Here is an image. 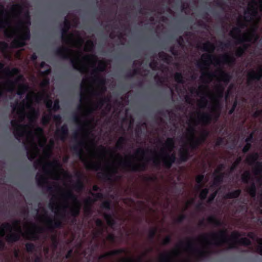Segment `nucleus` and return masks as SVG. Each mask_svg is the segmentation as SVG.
I'll return each mask as SVG.
<instances>
[{
	"label": "nucleus",
	"mask_w": 262,
	"mask_h": 262,
	"mask_svg": "<svg viewBox=\"0 0 262 262\" xmlns=\"http://www.w3.org/2000/svg\"><path fill=\"white\" fill-rule=\"evenodd\" d=\"M48 98L49 96L45 91L37 94L29 92L26 100L19 104L17 102L12 105L14 119L11 121V124L14 129V135L18 140H23L29 159H33L39 155V147L42 149V154L35 162L36 168L41 166L42 169L43 174H37L36 176L39 185L43 186L52 180H60L63 183V188L57 187L55 182L52 186L48 187V190L51 196L50 207H80L79 202L71 194V189L72 188L76 191L81 190L82 183L78 180L75 184H71L72 178L61 168L57 161L54 160L52 163L47 161L53 142L51 141L50 145L43 147L46 140L42 129L35 127L31 124L26 126L20 124L26 115L30 122L36 117L37 113L32 107L33 102H39L43 100L47 107L50 109L52 102Z\"/></svg>",
	"instance_id": "nucleus-1"
},
{
	"label": "nucleus",
	"mask_w": 262,
	"mask_h": 262,
	"mask_svg": "<svg viewBox=\"0 0 262 262\" xmlns=\"http://www.w3.org/2000/svg\"><path fill=\"white\" fill-rule=\"evenodd\" d=\"M91 127L90 122L83 123V129L89 130L83 133L82 142L75 147L87 168L101 169L105 177L112 181L117 179L116 174L119 166L129 167L134 170L144 168L148 159L143 150L139 149L135 156H125L123 158L116 154L112 149H106L102 146L96 147V137L89 130Z\"/></svg>",
	"instance_id": "nucleus-2"
},
{
	"label": "nucleus",
	"mask_w": 262,
	"mask_h": 262,
	"mask_svg": "<svg viewBox=\"0 0 262 262\" xmlns=\"http://www.w3.org/2000/svg\"><path fill=\"white\" fill-rule=\"evenodd\" d=\"M69 28V23L64 21V28L62 29V37L64 41L68 45L77 48L76 50L71 49L61 48L58 51V54L64 58L69 57L73 68L83 73L91 69L92 75L95 76L97 71H102L106 66V63L103 61H97L94 55H83L80 51L79 47L81 46L82 40L78 33L69 35L64 37V34Z\"/></svg>",
	"instance_id": "nucleus-3"
},
{
	"label": "nucleus",
	"mask_w": 262,
	"mask_h": 262,
	"mask_svg": "<svg viewBox=\"0 0 262 262\" xmlns=\"http://www.w3.org/2000/svg\"><path fill=\"white\" fill-rule=\"evenodd\" d=\"M4 7L0 5V30L5 29L8 37H14L12 47L18 48L25 45L29 39L28 26L30 25L27 9L18 5H13L8 16L3 17Z\"/></svg>",
	"instance_id": "nucleus-4"
},
{
	"label": "nucleus",
	"mask_w": 262,
	"mask_h": 262,
	"mask_svg": "<svg viewBox=\"0 0 262 262\" xmlns=\"http://www.w3.org/2000/svg\"><path fill=\"white\" fill-rule=\"evenodd\" d=\"M201 78L204 82H208L214 80L217 83L212 92L210 91L206 86L202 85L200 86L196 91L194 90H191V95L195 93L200 98L198 102L200 107L207 105L208 108L218 116V111L220 108L219 101L223 96L224 89L223 86L221 84V82L222 81L227 82L230 79V76L221 70H218L213 75L203 72Z\"/></svg>",
	"instance_id": "nucleus-5"
},
{
	"label": "nucleus",
	"mask_w": 262,
	"mask_h": 262,
	"mask_svg": "<svg viewBox=\"0 0 262 262\" xmlns=\"http://www.w3.org/2000/svg\"><path fill=\"white\" fill-rule=\"evenodd\" d=\"M105 90L104 81L99 77L95 79H87L86 77L83 79L81 84L80 106V110L83 115L85 116L95 111L101 104V107L105 106L108 110L110 106L109 100H105L98 105L93 103V95L101 93Z\"/></svg>",
	"instance_id": "nucleus-6"
},
{
	"label": "nucleus",
	"mask_w": 262,
	"mask_h": 262,
	"mask_svg": "<svg viewBox=\"0 0 262 262\" xmlns=\"http://www.w3.org/2000/svg\"><path fill=\"white\" fill-rule=\"evenodd\" d=\"M258 9L262 11V0H252L248 4L247 11L245 13L244 18L249 28L247 31L241 34L239 28H235L230 32V35L239 42L247 41L250 43L255 42L259 36L255 31L257 24L260 19V15L258 13Z\"/></svg>",
	"instance_id": "nucleus-7"
},
{
	"label": "nucleus",
	"mask_w": 262,
	"mask_h": 262,
	"mask_svg": "<svg viewBox=\"0 0 262 262\" xmlns=\"http://www.w3.org/2000/svg\"><path fill=\"white\" fill-rule=\"evenodd\" d=\"M41 230L42 228H36L35 225L30 223H25L23 225V230H21L18 221L13 222L12 225L2 224L0 226V247L3 245L1 238L5 235L6 239L9 242L17 241L21 235L25 238L34 239L38 237V234Z\"/></svg>",
	"instance_id": "nucleus-8"
},
{
	"label": "nucleus",
	"mask_w": 262,
	"mask_h": 262,
	"mask_svg": "<svg viewBox=\"0 0 262 262\" xmlns=\"http://www.w3.org/2000/svg\"><path fill=\"white\" fill-rule=\"evenodd\" d=\"M3 64L0 63V95L5 91H11L16 86H18L17 95L20 96L28 91V87L21 83L22 77L19 76L14 78L18 70L14 68L10 70L7 68L3 69Z\"/></svg>",
	"instance_id": "nucleus-9"
},
{
	"label": "nucleus",
	"mask_w": 262,
	"mask_h": 262,
	"mask_svg": "<svg viewBox=\"0 0 262 262\" xmlns=\"http://www.w3.org/2000/svg\"><path fill=\"white\" fill-rule=\"evenodd\" d=\"M211 119L210 116L207 114L201 113L200 112L193 115L189 121V127L187 129L186 138L189 144L192 147L203 142L206 137V135H201L198 139H195L194 137V129L193 126L197 123L206 124L209 122Z\"/></svg>",
	"instance_id": "nucleus-10"
},
{
	"label": "nucleus",
	"mask_w": 262,
	"mask_h": 262,
	"mask_svg": "<svg viewBox=\"0 0 262 262\" xmlns=\"http://www.w3.org/2000/svg\"><path fill=\"white\" fill-rule=\"evenodd\" d=\"M174 147V142L172 139L168 138L163 145L160 152L156 155L153 159L155 164H159L162 161L167 167H169L175 160V156L172 152Z\"/></svg>",
	"instance_id": "nucleus-11"
},
{
	"label": "nucleus",
	"mask_w": 262,
	"mask_h": 262,
	"mask_svg": "<svg viewBox=\"0 0 262 262\" xmlns=\"http://www.w3.org/2000/svg\"><path fill=\"white\" fill-rule=\"evenodd\" d=\"M235 61V58L228 54H225L220 58H211L209 55L207 54H203L200 61L198 63V66L201 70L206 69L210 63H212L215 67H221L224 64H231Z\"/></svg>",
	"instance_id": "nucleus-12"
},
{
	"label": "nucleus",
	"mask_w": 262,
	"mask_h": 262,
	"mask_svg": "<svg viewBox=\"0 0 262 262\" xmlns=\"http://www.w3.org/2000/svg\"><path fill=\"white\" fill-rule=\"evenodd\" d=\"M227 240V231L223 229L217 233L200 235L198 238V243L202 246L208 244L219 245Z\"/></svg>",
	"instance_id": "nucleus-13"
},
{
	"label": "nucleus",
	"mask_w": 262,
	"mask_h": 262,
	"mask_svg": "<svg viewBox=\"0 0 262 262\" xmlns=\"http://www.w3.org/2000/svg\"><path fill=\"white\" fill-rule=\"evenodd\" d=\"M191 247L192 244L190 242L180 243L171 252L161 253L160 255L159 260L161 262H168L182 251L189 252Z\"/></svg>",
	"instance_id": "nucleus-14"
},
{
	"label": "nucleus",
	"mask_w": 262,
	"mask_h": 262,
	"mask_svg": "<svg viewBox=\"0 0 262 262\" xmlns=\"http://www.w3.org/2000/svg\"><path fill=\"white\" fill-rule=\"evenodd\" d=\"M221 179V177L220 176H216L214 178V182L213 185L210 186L209 188H205L201 190L200 194V198L201 200L204 199L206 198L209 191L211 192V193L209 196L208 202H210L214 199L217 193V189L214 188V185Z\"/></svg>",
	"instance_id": "nucleus-15"
},
{
	"label": "nucleus",
	"mask_w": 262,
	"mask_h": 262,
	"mask_svg": "<svg viewBox=\"0 0 262 262\" xmlns=\"http://www.w3.org/2000/svg\"><path fill=\"white\" fill-rule=\"evenodd\" d=\"M241 235L237 232H233L231 235V240L236 243H239L244 245H248L250 244V241L247 238H239Z\"/></svg>",
	"instance_id": "nucleus-16"
},
{
	"label": "nucleus",
	"mask_w": 262,
	"mask_h": 262,
	"mask_svg": "<svg viewBox=\"0 0 262 262\" xmlns=\"http://www.w3.org/2000/svg\"><path fill=\"white\" fill-rule=\"evenodd\" d=\"M262 77V67H259L256 70H252L248 73V81L251 80H258Z\"/></svg>",
	"instance_id": "nucleus-17"
},
{
	"label": "nucleus",
	"mask_w": 262,
	"mask_h": 262,
	"mask_svg": "<svg viewBox=\"0 0 262 262\" xmlns=\"http://www.w3.org/2000/svg\"><path fill=\"white\" fill-rule=\"evenodd\" d=\"M68 135V128L66 126L63 125L60 129L57 130L56 135L57 137L60 138L63 140Z\"/></svg>",
	"instance_id": "nucleus-18"
},
{
	"label": "nucleus",
	"mask_w": 262,
	"mask_h": 262,
	"mask_svg": "<svg viewBox=\"0 0 262 262\" xmlns=\"http://www.w3.org/2000/svg\"><path fill=\"white\" fill-rule=\"evenodd\" d=\"M101 194L98 193V194H92V196L89 198L88 200L86 201V205L84 208L85 211H87L88 209V204L89 203V202H94L95 201H96L99 198H100L101 197Z\"/></svg>",
	"instance_id": "nucleus-19"
},
{
	"label": "nucleus",
	"mask_w": 262,
	"mask_h": 262,
	"mask_svg": "<svg viewBox=\"0 0 262 262\" xmlns=\"http://www.w3.org/2000/svg\"><path fill=\"white\" fill-rule=\"evenodd\" d=\"M196 185L195 186V189L197 190L200 189L204 184V177L203 176H198L196 178Z\"/></svg>",
	"instance_id": "nucleus-20"
},
{
	"label": "nucleus",
	"mask_w": 262,
	"mask_h": 262,
	"mask_svg": "<svg viewBox=\"0 0 262 262\" xmlns=\"http://www.w3.org/2000/svg\"><path fill=\"white\" fill-rule=\"evenodd\" d=\"M208 222L214 226H217L221 225V222L220 220L213 216H209L207 218Z\"/></svg>",
	"instance_id": "nucleus-21"
},
{
	"label": "nucleus",
	"mask_w": 262,
	"mask_h": 262,
	"mask_svg": "<svg viewBox=\"0 0 262 262\" xmlns=\"http://www.w3.org/2000/svg\"><path fill=\"white\" fill-rule=\"evenodd\" d=\"M38 218L39 222L45 224H48L50 222V220L46 216V213L44 212L42 214L38 213Z\"/></svg>",
	"instance_id": "nucleus-22"
},
{
	"label": "nucleus",
	"mask_w": 262,
	"mask_h": 262,
	"mask_svg": "<svg viewBox=\"0 0 262 262\" xmlns=\"http://www.w3.org/2000/svg\"><path fill=\"white\" fill-rule=\"evenodd\" d=\"M258 158V155L256 154L249 155L247 158V162L249 164L252 165L255 163V162L256 161Z\"/></svg>",
	"instance_id": "nucleus-23"
},
{
	"label": "nucleus",
	"mask_w": 262,
	"mask_h": 262,
	"mask_svg": "<svg viewBox=\"0 0 262 262\" xmlns=\"http://www.w3.org/2000/svg\"><path fill=\"white\" fill-rule=\"evenodd\" d=\"M250 46L249 44H244L242 47H239L236 51V56L237 57L241 56L244 51Z\"/></svg>",
	"instance_id": "nucleus-24"
},
{
	"label": "nucleus",
	"mask_w": 262,
	"mask_h": 262,
	"mask_svg": "<svg viewBox=\"0 0 262 262\" xmlns=\"http://www.w3.org/2000/svg\"><path fill=\"white\" fill-rule=\"evenodd\" d=\"M262 171V163H255L253 169L254 173L255 175L258 174Z\"/></svg>",
	"instance_id": "nucleus-25"
},
{
	"label": "nucleus",
	"mask_w": 262,
	"mask_h": 262,
	"mask_svg": "<svg viewBox=\"0 0 262 262\" xmlns=\"http://www.w3.org/2000/svg\"><path fill=\"white\" fill-rule=\"evenodd\" d=\"M239 193H240V190H235L234 191H233L232 192H230V193L227 194L225 195V198H227V199L235 198H237L239 195Z\"/></svg>",
	"instance_id": "nucleus-26"
},
{
	"label": "nucleus",
	"mask_w": 262,
	"mask_h": 262,
	"mask_svg": "<svg viewBox=\"0 0 262 262\" xmlns=\"http://www.w3.org/2000/svg\"><path fill=\"white\" fill-rule=\"evenodd\" d=\"M203 49L204 51L212 52L214 49V46L209 42H207L204 44Z\"/></svg>",
	"instance_id": "nucleus-27"
},
{
	"label": "nucleus",
	"mask_w": 262,
	"mask_h": 262,
	"mask_svg": "<svg viewBox=\"0 0 262 262\" xmlns=\"http://www.w3.org/2000/svg\"><path fill=\"white\" fill-rule=\"evenodd\" d=\"M188 158V153L187 150L183 148L180 150V159L182 161H185Z\"/></svg>",
	"instance_id": "nucleus-28"
},
{
	"label": "nucleus",
	"mask_w": 262,
	"mask_h": 262,
	"mask_svg": "<svg viewBox=\"0 0 262 262\" xmlns=\"http://www.w3.org/2000/svg\"><path fill=\"white\" fill-rule=\"evenodd\" d=\"M252 138V134L250 135V137L246 139V145L244 147L243 150L244 152L247 151L249 149L250 147V144L249 143V142L251 141V139Z\"/></svg>",
	"instance_id": "nucleus-29"
},
{
	"label": "nucleus",
	"mask_w": 262,
	"mask_h": 262,
	"mask_svg": "<svg viewBox=\"0 0 262 262\" xmlns=\"http://www.w3.org/2000/svg\"><path fill=\"white\" fill-rule=\"evenodd\" d=\"M93 43L91 41H88L86 42L84 46V50L86 51H91L93 48Z\"/></svg>",
	"instance_id": "nucleus-30"
},
{
	"label": "nucleus",
	"mask_w": 262,
	"mask_h": 262,
	"mask_svg": "<svg viewBox=\"0 0 262 262\" xmlns=\"http://www.w3.org/2000/svg\"><path fill=\"white\" fill-rule=\"evenodd\" d=\"M247 191L252 197L254 196L255 195V189L254 185L252 184L250 188L247 189Z\"/></svg>",
	"instance_id": "nucleus-31"
},
{
	"label": "nucleus",
	"mask_w": 262,
	"mask_h": 262,
	"mask_svg": "<svg viewBox=\"0 0 262 262\" xmlns=\"http://www.w3.org/2000/svg\"><path fill=\"white\" fill-rule=\"evenodd\" d=\"M104 218L106 220L107 224L109 225H112L113 224V220L112 218V217L108 214H104Z\"/></svg>",
	"instance_id": "nucleus-32"
},
{
	"label": "nucleus",
	"mask_w": 262,
	"mask_h": 262,
	"mask_svg": "<svg viewBox=\"0 0 262 262\" xmlns=\"http://www.w3.org/2000/svg\"><path fill=\"white\" fill-rule=\"evenodd\" d=\"M124 139L122 137L120 138L118 140V141L116 143V147L120 148L122 146V144L124 143Z\"/></svg>",
	"instance_id": "nucleus-33"
},
{
	"label": "nucleus",
	"mask_w": 262,
	"mask_h": 262,
	"mask_svg": "<svg viewBox=\"0 0 262 262\" xmlns=\"http://www.w3.org/2000/svg\"><path fill=\"white\" fill-rule=\"evenodd\" d=\"M249 172L248 171L245 172L242 175V180L244 182H247L249 178Z\"/></svg>",
	"instance_id": "nucleus-34"
},
{
	"label": "nucleus",
	"mask_w": 262,
	"mask_h": 262,
	"mask_svg": "<svg viewBox=\"0 0 262 262\" xmlns=\"http://www.w3.org/2000/svg\"><path fill=\"white\" fill-rule=\"evenodd\" d=\"M50 119V115H44L42 118V123L44 124L47 123L49 122Z\"/></svg>",
	"instance_id": "nucleus-35"
},
{
	"label": "nucleus",
	"mask_w": 262,
	"mask_h": 262,
	"mask_svg": "<svg viewBox=\"0 0 262 262\" xmlns=\"http://www.w3.org/2000/svg\"><path fill=\"white\" fill-rule=\"evenodd\" d=\"M175 80L178 82H182V76L179 73H176L174 75Z\"/></svg>",
	"instance_id": "nucleus-36"
},
{
	"label": "nucleus",
	"mask_w": 262,
	"mask_h": 262,
	"mask_svg": "<svg viewBox=\"0 0 262 262\" xmlns=\"http://www.w3.org/2000/svg\"><path fill=\"white\" fill-rule=\"evenodd\" d=\"M26 247L27 251L31 252L33 250L34 248V246L32 244L28 243L26 245Z\"/></svg>",
	"instance_id": "nucleus-37"
},
{
	"label": "nucleus",
	"mask_w": 262,
	"mask_h": 262,
	"mask_svg": "<svg viewBox=\"0 0 262 262\" xmlns=\"http://www.w3.org/2000/svg\"><path fill=\"white\" fill-rule=\"evenodd\" d=\"M258 250L259 253L262 255V238L258 239Z\"/></svg>",
	"instance_id": "nucleus-38"
},
{
	"label": "nucleus",
	"mask_w": 262,
	"mask_h": 262,
	"mask_svg": "<svg viewBox=\"0 0 262 262\" xmlns=\"http://www.w3.org/2000/svg\"><path fill=\"white\" fill-rule=\"evenodd\" d=\"M119 251L118 250H115V251H111V252H107L105 254L103 255H102L100 258H102V257H106V256H107L108 255H112V254H116L117 253V252H118Z\"/></svg>",
	"instance_id": "nucleus-39"
},
{
	"label": "nucleus",
	"mask_w": 262,
	"mask_h": 262,
	"mask_svg": "<svg viewBox=\"0 0 262 262\" xmlns=\"http://www.w3.org/2000/svg\"><path fill=\"white\" fill-rule=\"evenodd\" d=\"M59 108V102L58 100H56L54 102V106L52 108L54 111H57Z\"/></svg>",
	"instance_id": "nucleus-40"
},
{
	"label": "nucleus",
	"mask_w": 262,
	"mask_h": 262,
	"mask_svg": "<svg viewBox=\"0 0 262 262\" xmlns=\"http://www.w3.org/2000/svg\"><path fill=\"white\" fill-rule=\"evenodd\" d=\"M7 47V45L6 43L2 42H0V50L2 51H4Z\"/></svg>",
	"instance_id": "nucleus-41"
},
{
	"label": "nucleus",
	"mask_w": 262,
	"mask_h": 262,
	"mask_svg": "<svg viewBox=\"0 0 262 262\" xmlns=\"http://www.w3.org/2000/svg\"><path fill=\"white\" fill-rule=\"evenodd\" d=\"M49 83V80L46 79H43L40 83V86L43 88L47 85Z\"/></svg>",
	"instance_id": "nucleus-42"
},
{
	"label": "nucleus",
	"mask_w": 262,
	"mask_h": 262,
	"mask_svg": "<svg viewBox=\"0 0 262 262\" xmlns=\"http://www.w3.org/2000/svg\"><path fill=\"white\" fill-rule=\"evenodd\" d=\"M54 119L57 124H59L60 123V117L59 116H55Z\"/></svg>",
	"instance_id": "nucleus-43"
},
{
	"label": "nucleus",
	"mask_w": 262,
	"mask_h": 262,
	"mask_svg": "<svg viewBox=\"0 0 262 262\" xmlns=\"http://www.w3.org/2000/svg\"><path fill=\"white\" fill-rule=\"evenodd\" d=\"M241 160V159L240 158L237 159L235 161V162L234 163V164L232 167V169H233L239 163Z\"/></svg>",
	"instance_id": "nucleus-44"
},
{
	"label": "nucleus",
	"mask_w": 262,
	"mask_h": 262,
	"mask_svg": "<svg viewBox=\"0 0 262 262\" xmlns=\"http://www.w3.org/2000/svg\"><path fill=\"white\" fill-rule=\"evenodd\" d=\"M102 207L106 209H108L110 207V204L108 202H105L102 204Z\"/></svg>",
	"instance_id": "nucleus-45"
},
{
	"label": "nucleus",
	"mask_w": 262,
	"mask_h": 262,
	"mask_svg": "<svg viewBox=\"0 0 262 262\" xmlns=\"http://www.w3.org/2000/svg\"><path fill=\"white\" fill-rule=\"evenodd\" d=\"M170 240V238H169V237L168 236H167L163 240V242H162V244H166L167 243H168L169 242Z\"/></svg>",
	"instance_id": "nucleus-46"
},
{
	"label": "nucleus",
	"mask_w": 262,
	"mask_h": 262,
	"mask_svg": "<svg viewBox=\"0 0 262 262\" xmlns=\"http://www.w3.org/2000/svg\"><path fill=\"white\" fill-rule=\"evenodd\" d=\"M155 232H156V230L155 229L151 230L149 232V236L150 237L154 235V234L155 233Z\"/></svg>",
	"instance_id": "nucleus-47"
},
{
	"label": "nucleus",
	"mask_w": 262,
	"mask_h": 262,
	"mask_svg": "<svg viewBox=\"0 0 262 262\" xmlns=\"http://www.w3.org/2000/svg\"><path fill=\"white\" fill-rule=\"evenodd\" d=\"M96 224L98 226H100L102 225V222L100 220H97L96 221Z\"/></svg>",
	"instance_id": "nucleus-48"
},
{
	"label": "nucleus",
	"mask_w": 262,
	"mask_h": 262,
	"mask_svg": "<svg viewBox=\"0 0 262 262\" xmlns=\"http://www.w3.org/2000/svg\"><path fill=\"white\" fill-rule=\"evenodd\" d=\"M113 238H114V237H113V235H108V236H107V239H108V240L111 241V240H113Z\"/></svg>",
	"instance_id": "nucleus-49"
},
{
	"label": "nucleus",
	"mask_w": 262,
	"mask_h": 262,
	"mask_svg": "<svg viewBox=\"0 0 262 262\" xmlns=\"http://www.w3.org/2000/svg\"><path fill=\"white\" fill-rule=\"evenodd\" d=\"M192 202H193L192 200L187 201V202L186 203L187 207H188L189 204H191L192 203Z\"/></svg>",
	"instance_id": "nucleus-50"
},
{
	"label": "nucleus",
	"mask_w": 262,
	"mask_h": 262,
	"mask_svg": "<svg viewBox=\"0 0 262 262\" xmlns=\"http://www.w3.org/2000/svg\"><path fill=\"white\" fill-rule=\"evenodd\" d=\"M235 106H236V104H234V105H233V108H232V110H231L230 111V112H229V113H230V114H232V112H233L234 109V108H235Z\"/></svg>",
	"instance_id": "nucleus-51"
},
{
	"label": "nucleus",
	"mask_w": 262,
	"mask_h": 262,
	"mask_svg": "<svg viewBox=\"0 0 262 262\" xmlns=\"http://www.w3.org/2000/svg\"><path fill=\"white\" fill-rule=\"evenodd\" d=\"M37 58V56L35 54H33L32 56V59L33 60H35Z\"/></svg>",
	"instance_id": "nucleus-52"
},
{
	"label": "nucleus",
	"mask_w": 262,
	"mask_h": 262,
	"mask_svg": "<svg viewBox=\"0 0 262 262\" xmlns=\"http://www.w3.org/2000/svg\"><path fill=\"white\" fill-rule=\"evenodd\" d=\"M98 189V187L97 186H94L93 187V190H95V191L97 190Z\"/></svg>",
	"instance_id": "nucleus-53"
},
{
	"label": "nucleus",
	"mask_w": 262,
	"mask_h": 262,
	"mask_svg": "<svg viewBox=\"0 0 262 262\" xmlns=\"http://www.w3.org/2000/svg\"><path fill=\"white\" fill-rule=\"evenodd\" d=\"M45 65H46L45 63L44 62H42L41 63V64H40V67H41V68H43V66H45Z\"/></svg>",
	"instance_id": "nucleus-54"
},
{
	"label": "nucleus",
	"mask_w": 262,
	"mask_h": 262,
	"mask_svg": "<svg viewBox=\"0 0 262 262\" xmlns=\"http://www.w3.org/2000/svg\"><path fill=\"white\" fill-rule=\"evenodd\" d=\"M41 72L42 73V74H48L49 73V71L48 70H47L46 71H41Z\"/></svg>",
	"instance_id": "nucleus-55"
},
{
	"label": "nucleus",
	"mask_w": 262,
	"mask_h": 262,
	"mask_svg": "<svg viewBox=\"0 0 262 262\" xmlns=\"http://www.w3.org/2000/svg\"><path fill=\"white\" fill-rule=\"evenodd\" d=\"M150 67H151V68H152V69L155 68V66H154V63H151L150 64Z\"/></svg>",
	"instance_id": "nucleus-56"
},
{
	"label": "nucleus",
	"mask_w": 262,
	"mask_h": 262,
	"mask_svg": "<svg viewBox=\"0 0 262 262\" xmlns=\"http://www.w3.org/2000/svg\"><path fill=\"white\" fill-rule=\"evenodd\" d=\"M258 181H259L260 183H262V175L261 176V178L258 180Z\"/></svg>",
	"instance_id": "nucleus-57"
},
{
	"label": "nucleus",
	"mask_w": 262,
	"mask_h": 262,
	"mask_svg": "<svg viewBox=\"0 0 262 262\" xmlns=\"http://www.w3.org/2000/svg\"><path fill=\"white\" fill-rule=\"evenodd\" d=\"M186 101H188L189 103H190V101L188 100L187 97H186Z\"/></svg>",
	"instance_id": "nucleus-58"
},
{
	"label": "nucleus",
	"mask_w": 262,
	"mask_h": 262,
	"mask_svg": "<svg viewBox=\"0 0 262 262\" xmlns=\"http://www.w3.org/2000/svg\"><path fill=\"white\" fill-rule=\"evenodd\" d=\"M249 236H250L251 237H252V233H250V234H249L248 235Z\"/></svg>",
	"instance_id": "nucleus-59"
},
{
	"label": "nucleus",
	"mask_w": 262,
	"mask_h": 262,
	"mask_svg": "<svg viewBox=\"0 0 262 262\" xmlns=\"http://www.w3.org/2000/svg\"><path fill=\"white\" fill-rule=\"evenodd\" d=\"M128 262H136V261H134V260L130 259V261H128Z\"/></svg>",
	"instance_id": "nucleus-60"
},
{
	"label": "nucleus",
	"mask_w": 262,
	"mask_h": 262,
	"mask_svg": "<svg viewBox=\"0 0 262 262\" xmlns=\"http://www.w3.org/2000/svg\"><path fill=\"white\" fill-rule=\"evenodd\" d=\"M76 121L77 122V123H79V121L78 120H77V119H76Z\"/></svg>",
	"instance_id": "nucleus-61"
},
{
	"label": "nucleus",
	"mask_w": 262,
	"mask_h": 262,
	"mask_svg": "<svg viewBox=\"0 0 262 262\" xmlns=\"http://www.w3.org/2000/svg\"><path fill=\"white\" fill-rule=\"evenodd\" d=\"M71 251H70L69 252L68 255H70V254L71 253Z\"/></svg>",
	"instance_id": "nucleus-62"
},
{
	"label": "nucleus",
	"mask_w": 262,
	"mask_h": 262,
	"mask_svg": "<svg viewBox=\"0 0 262 262\" xmlns=\"http://www.w3.org/2000/svg\"><path fill=\"white\" fill-rule=\"evenodd\" d=\"M260 212L262 213V209L260 210Z\"/></svg>",
	"instance_id": "nucleus-63"
}]
</instances>
